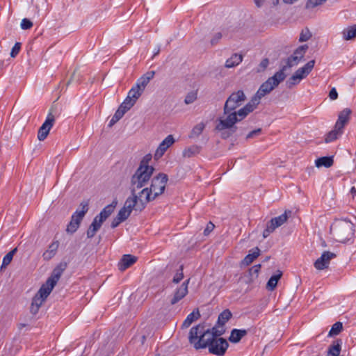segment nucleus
I'll list each match as a JSON object with an SVG mask.
<instances>
[{"instance_id":"nucleus-1","label":"nucleus","mask_w":356,"mask_h":356,"mask_svg":"<svg viewBox=\"0 0 356 356\" xmlns=\"http://www.w3.org/2000/svg\"><path fill=\"white\" fill-rule=\"evenodd\" d=\"M246 100V96L242 90L233 92L227 99L224 108L223 115L220 116L216 126V129L222 131L225 129L231 131V134L234 131V124L245 118L248 114L253 111H248L245 110L246 104L237 111L236 109L241 106Z\"/></svg>"},{"instance_id":"nucleus-2","label":"nucleus","mask_w":356,"mask_h":356,"mask_svg":"<svg viewBox=\"0 0 356 356\" xmlns=\"http://www.w3.org/2000/svg\"><path fill=\"white\" fill-rule=\"evenodd\" d=\"M188 341L196 350L208 347L209 353L218 356L223 355L229 346L223 338L213 337L210 330H206L203 324H199L190 330Z\"/></svg>"},{"instance_id":"nucleus-3","label":"nucleus","mask_w":356,"mask_h":356,"mask_svg":"<svg viewBox=\"0 0 356 356\" xmlns=\"http://www.w3.org/2000/svg\"><path fill=\"white\" fill-rule=\"evenodd\" d=\"M286 67L282 68L277 72L273 76L269 77L259 87L256 94L252 97L250 101L246 104L245 110L248 111H254L260 104L262 97L269 94L274 88H275L280 83L283 81L286 77L284 73Z\"/></svg>"},{"instance_id":"nucleus-4","label":"nucleus","mask_w":356,"mask_h":356,"mask_svg":"<svg viewBox=\"0 0 356 356\" xmlns=\"http://www.w3.org/2000/svg\"><path fill=\"white\" fill-rule=\"evenodd\" d=\"M330 232L334 240L345 243L353 238L355 225L346 219L336 220L331 225Z\"/></svg>"},{"instance_id":"nucleus-5","label":"nucleus","mask_w":356,"mask_h":356,"mask_svg":"<svg viewBox=\"0 0 356 356\" xmlns=\"http://www.w3.org/2000/svg\"><path fill=\"white\" fill-rule=\"evenodd\" d=\"M168 180L167 175L159 173L152 178L150 187H145L140 193L149 202L164 192Z\"/></svg>"},{"instance_id":"nucleus-6","label":"nucleus","mask_w":356,"mask_h":356,"mask_svg":"<svg viewBox=\"0 0 356 356\" xmlns=\"http://www.w3.org/2000/svg\"><path fill=\"white\" fill-rule=\"evenodd\" d=\"M154 168L153 166L139 165L131 179V191L135 193L136 191L145 187L149 181Z\"/></svg>"},{"instance_id":"nucleus-7","label":"nucleus","mask_w":356,"mask_h":356,"mask_svg":"<svg viewBox=\"0 0 356 356\" xmlns=\"http://www.w3.org/2000/svg\"><path fill=\"white\" fill-rule=\"evenodd\" d=\"M147 203V199H145V197L140 192L138 193H131V196L127 199L124 207L119 211L124 214L128 218L133 209L142 211Z\"/></svg>"},{"instance_id":"nucleus-8","label":"nucleus","mask_w":356,"mask_h":356,"mask_svg":"<svg viewBox=\"0 0 356 356\" xmlns=\"http://www.w3.org/2000/svg\"><path fill=\"white\" fill-rule=\"evenodd\" d=\"M117 204L118 202L116 200L113 201L111 204L106 206L99 215L95 216V218L93 220V222H92V224L90 225L87 231L88 238H92L95 235L96 232L100 229L102 223L114 211V209Z\"/></svg>"},{"instance_id":"nucleus-9","label":"nucleus","mask_w":356,"mask_h":356,"mask_svg":"<svg viewBox=\"0 0 356 356\" xmlns=\"http://www.w3.org/2000/svg\"><path fill=\"white\" fill-rule=\"evenodd\" d=\"M315 65V60H312L305 64L302 67L299 68L296 72L289 79L286 83L289 88L297 85L302 79L305 78L313 70Z\"/></svg>"},{"instance_id":"nucleus-10","label":"nucleus","mask_w":356,"mask_h":356,"mask_svg":"<svg viewBox=\"0 0 356 356\" xmlns=\"http://www.w3.org/2000/svg\"><path fill=\"white\" fill-rule=\"evenodd\" d=\"M51 291H52L43 284L41 286L38 293L33 296L30 306V312L33 315L38 314L40 307L43 305Z\"/></svg>"},{"instance_id":"nucleus-11","label":"nucleus","mask_w":356,"mask_h":356,"mask_svg":"<svg viewBox=\"0 0 356 356\" xmlns=\"http://www.w3.org/2000/svg\"><path fill=\"white\" fill-rule=\"evenodd\" d=\"M291 211L286 210L284 213L277 217L272 218L266 225V228L264 230V238L268 237L277 227L284 224L288 218L291 216Z\"/></svg>"},{"instance_id":"nucleus-12","label":"nucleus","mask_w":356,"mask_h":356,"mask_svg":"<svg viewBox=\"0 0 356 356\" xmlns=\"http://www.w3.org/2000/svg\"><path fill=\"white\" fill-rule=\"evenodd\" d=\"M307 49L308 46L307 44L301 45L298 47L293 55L288 58L286 65L283 66L282 68L286 67V70L287 69L297 65L303 58Z\"/></svg>"},{"instance_id":"nucleus-13","label":"nucleus","mask_w":356,"mask_h":356,"mask_svg":"<svg viewBox=\"0 0 356 356\" xmlns=\"http://www.w3.org/2000/svg\"><path fill=\"white\" fill-rule=\"evenodd\" d=\"M67 267L66 264H60L52 271L51 276L47 279L46 282L43 284L44 286L49 288L51 291L53 290L56 283L59 280L61 275Z\"/></svg>"},{"instance_id":"nucleus-14","label":"nucleus","mask_w":356,"mask_h":356,"mask_svg":"<svg viewBox=\"0 0 356 356\" xmlns=\"http://www.w3.org/2000/svg\"><path fill=\"white\" fill-rule=\"evenodd\" d=\"M54 122L55 117L51 113H49L47 115L46 120L42 124V126L40 127L38 130V139L40 141H43L44 139H46V138L49 135L51 129L54 126Z\"/></svg>"},{"instance_id":"nucleus-15","label":"nucleus","mask_w":356,"mask_h":356,"mask_svg":"<svg viewBox=\"0 0 356 356\" xmlns=\"http://www.w3.org/2000/svg\"><path fill=\"white\" fill-rule=\"evenodd\" d=\"M337 257L336 254L330 251H325L321 256L314 262V267L319 270L329 267L330 260Z\"/></svg>"},{"instance_id":"nucleus-16","label":"nucleus","mask_w":356,"mask_h":356,"mask_svg":"<svg viewBox=\"0 0 356 356\" xmlns=\"http://www.w3.org/2000/svg\"><path fill=\"white\" fill-rule=\"evenodd\" d=\"M143 92V90H140L134 85L129 91L127 97L122 104L130 109L136 104V101L142 95Z\"/></svg>"},{"instance_id":"nucleus-17","label":"nucleus","mask_w":356,"mask_h":356,"mask_svg":"<svg viewBox=\"0 0 356 356\" xmlns=\"http://www.w3.org/2000/svg\"><path fill=\"white\" fill-rule=\"evenodd\" d=\"M189 282L190 279H188L186 281H184L179 288L177 289V290L174 293L172 298L170 300L171 305L176 304L188 294V287Z\"/></svg>"},{"instance_id":"nucleus-18","label":"nucleus","mask_w":356,"mask_h":356,"mask_svg":"<svg viewBox=\"0 0 356 356\" xmlns=\"http://www.w3.org/2000/svg\"><path fill=\"white\" fill-rule=\"evenodd\" d=\"M175 143V139L172 135L168 136L157 147L155 154L154 159L156 160L159 159L165 152V151Z\"/></svg>"},{"instance_id":"nucleus-19","label":"nucleus","mask_w":356,"mask_h":356,"mask_svg":"<svg viewBox=\"0 0 356 356\" xmlns=\"http://www.w3.org/2000/svg\"><path fill=\"white\" fill-rule=\"evenodd\" d=\"M351 113L352 111L348 108H346L339 112L338 119L334 124L336 128L343 130L345 126L349 122Z\"/></svg>"},{"instance_id":"nucleus-20","label":"nucleus","mask_w":356,"mask_h":356,"mask_svg":"<svg viewBox=\"0 0 356 356\" xmlns=\"http://www.w3.org/2000/svg\"><path fill=\"white\" fill-rule=\"evenodd\" d=\"M154 71H148L137 80L135 86L140 90H143L144 92L146 86L148 85L149 81L154 77Z\"/></svg>"},{"instance_id":"nucleus-21","label":"nucleus","mask_w":356,"mask_h":356,"mask_svg":"<svg viewBox=\"0 0 356 356\" xmlns=\"http://www.w3.org/2000/svg\"><path fill=\"white\" fill-rule=\"evenodd\" d=\"M81 209H77L72 216L71 220L77 222L79 225L81 221L84 217L85 214L88 211V202L87 201L82 202L80 204Z\"/></svg>"},{"instance_id":"nucleus-22","label":"nucleus","mask_w":356,"mask_h":356,"mask_svg":"<svg viewBox=\"0 0 356 356\" xmlns=\"http://www.w3.org/2000/svg\"><path fill=\"white\" fill-rule=\"evenodd\" d=\"M137 261V257L131 254H124L118 263V269L124 271Z\"/></svg>"},{"instance_id":"nucleus-23","label":"nucleus","mask_w":356,"mask_h":356,"mask_svg":"<svg viewBox=\"0 0 356 356\" xmlns=\"http://www.w3.org/2000/svg\"><path fill=\"white\" fill-rule=\"evenodd\" d=\"M260 249L257 247L252 249L250 253L241 261V266H248L250 265L254 259L260 255Z\"/></svg>"},{"instance_id":"nucleus-24","label":"nucleus","mask_w":356,"mask_h":356,"mask_svg":"<svg viewBox=\"0 0 356 356\" xmlns=\"http://www.w3.org/2000/svg\"><path fill=\"white\" fill-rule=\"evenodd\" d=\"M59 246L58 241L52 242L48 247V249L43 253L42 257L44 260L49 261L53 258L57 252Z\"/></svg>"},{"instance_id":"nucleus-25","label":"nucleus","mask_w":356,"mask_h":356,"mask_svg":"<svg viewBox=\"0 0 356 356\" xmlns=\"http://www.w3.org/2000/svg\"><path fill=\"white\" fill-rule=\"evenodd\" d=\"M129 109L126 107V106L121 104V105L119 106L118 109L115 113L114 115L111 118L110 122H109V127H112L114 124H115L118 120H120L123 115L125 114L127 111H128Z\"/></svg>"},{"instance_id":"nucleus-26","label":"nucleus","mask_w":356,"mask_h":356,"mask_svg":"<svg viewBox=\"0 0 356 356\" xmlns=\"http://www.w3.org/2000/svg\"><path fill=\"white\" fill-rule=\"evenodd\" d=\"M283 273L277 270L275 275H272L266 284V288L269 291H273L277 284L278 281L282 277Z\"/></svg>"},{"instance_id":"nucleus-27","label":"nucleus","mask_w":356,"mask_h":356,"mask_svg":"<svg viewBox=\"0 0 356 356\" xmlns=\"http://www.w3.org/2000/svg\"><path fill=\"white\" fill-rule=\"evenodd\" d=\"M200 317V314L198 309H194L191 314H189L186 318L182 323L183 328L188 327L195 321L197 320Z\"/></svg>"},{"instance_id":"nucleus-28","label":"nucleus","mask_w":356,"mask_h":356,"mask_svg":"<svg viewBox=\"0 0 356 356\" xmlns=\"http://www.w3.org/2000/svg\"><path fill=\"white\" fill-rule=\"evenodd\" d=\"M246 334L247 331L245 330L234 329L231 332L229 340L232 343H238Z\"/></svg>"},{"instance_id":"nucleus-29","label":"nucleus","mask_w":356,"mask_h":356,"mask_svg":"<svg viewBox=\"0 0 356 356\" xmlns=\"http://www.w3.org/2000/svg\"><path fill=\"white\" fill-rule=\"evenodd\" d=\"M343 130L338 129L334 125V129L327 133L325 137V142L326 143H331L337 140L343 134Z\"/></svg>"},{"instance_id":"nucleus-30","label":"nucleus","mask_w":356,"mask_h":356,"mask_svg":"<svg viewBox=\"0 0 356 356\" xmlns=\"http://www.w3.org/2000/svg\"><path fill=\"white\" fill-rule=\"evenodd\" d=\"M342 36L345 40H350L356 38V24L345 28L342 31Z\"/></svg>"},{"instance_id":"nucleus-31","label":"nucleus","mask_w":356,"mask_h":356,"mask_svg":"<svg viewBox=\"0 0 356 356\" xmlns=\"http://www.w3.org/2000/svg\"><path fill=\"white\" fill-rule=\"evenodd\" d=\"M243 60L241 54H234L226 60L225 67L227 68L234 67L239 65Z\"/></svg>"},{"instance_id":"nucleus-32","label":"nucleus","mask_w":356,"mask_h":356,"mask_svg":"<svg viewBox=\"0 0 356 356\" xmlns=\"http://www.w3.org/2000/svg\"><path fill=\"white\" fill-rule=\"evenodd\" d=\"M341 340L337 339L334 341L327 350V356H339L341 352Z\"/></svg>"},{"instance_id":"nucleus-33","label":"nucleus","mask_w":356,"mask_h":356,"mask_svg":"<svg viewBox=\"0 0 356 356\" xmlns=\"http://www.w3.org/2000/svg\"><path fill=\"white\" fill-rule=\"evenodd\" d=\"M334 163L332 156H323L315 161V164L317 168L325 167L330 168Z\"/></svg>"},{"instance_id":"nucleus-34","label":"nucleus","mask_w":356,"mask_h":356,"mask_svg":"<svg viewBox=\"0 0 356 356\" xmlns=\"http://www.w3.org/2000/svg\"><path fill=\"white\" fill-rule=\"evenodd\" d=\"M200 147L197 145H192L186 147L183 151V156L186 158H191L199 154Z\"/></svg>"},{"instance_id":"nucleus-35","label":"nucleus","mask_w":356,"mask_h":356,"mask_svg":"<svg viewBox=\"0 0 356 356\" xmlns=\"http://www.w3.org/2000/svg\"><path fill=\"white\" fill-rule=\"evenodd\" d=\"M232 314L231 312L229 309H225L223 312H222L218 318V324L219 326H223L226 322H227L230 318L232 317Z\"/></svg>"},{"instance_id":"nucleus-36","label":"nucleus","mask_w":356,"mask_h":356,"mask_svg":"<svg viewBox=\"0 0 356 356\" xmlns=\"http://www.w3.org/2000/svg\"><path fill=\"white\" fill-rule=\"evenodd\" d=\"M205 126L206 125L204 122H200L196 124L191 130L189 137L191 138L198 137L204 131Z\"/></svg>"},{"instance_id":"nucleus-37","label":"nucleus","mask_w":356,"mask_h":356,"mask_svg":"<svg viewBox=\"0 0 356 356\" xmlns=\"http://www.w3.org/2000/svg\"><path fill=\"white\" fill-rule=\"evenodd\" d=\"M127 219V218L125 215L119 211L117 216L112 220L111 226L112 228H115Z\"/></svg>"},{"instance_id":"nucleus-38","label":"nucleus","mask_w":356,"mask_h":356,"mask_svg":"<svg viewBox=\"0 0 356 356\" xmlns=\"http://www.w3.org/2000/svg\"><path fill=\"white\" fill-rule=\"evenodd\" d=\"M343 330V325L341 322L335 323L332 326L331 330L329 332V336H334L339 334L341 330Z\"/></svg>"},{"instance_id":"nucleus-39","label":"nucleus","mask_w":356,"mask_h":356,"mask_svg":"<svg viewBox=\"0 0 356 356\" xmlns=\"http://www.w3.org/2000/svg\"><path fill=\"white\" fill-rule=\"evenodd\" d=\"M312 36V34L309 29L308 28H305L302 30L300 37H299V42H303L308 41Z\"/></svg>"},{"instance_id":"nucleus-40","label":"nucleus","mask_w":356,"mask_h":356,"mask_svg":"<svg viewBox=\"0 0 356 356\" xmlns=\"http://www.w3.org/2000/svg\"><path fill=\"white\" fill-rule=\"evenodd\" d=\"M327 0H307L305 4V8L307 9H312L315 7L322 5Z\"/></svg>"},{"instance_id":"nucleus-41","label":"nucleus","mask_w":356,"mask_h":356,"mask_svg":"<svg viewBox=\"0 0 356 356\" xmlns=\"http://www.w3.org/2000/svg\"><path fill=\"white\" fill-rule=\"evenodd\" d=\"M269 64V60L268 58H264L259 64L256 71L257 72H264Z\"/></svg>"},{"instance_id":"nucleus-42","label":"nucleus","mask_w":356,"mask_h":356,"mask_svg":"<svg viewBox=\"0 0 356 356\" xmlns=\"http://www.w3.org/2000/svg\"><path fill=\"white\" fill-rule=\"evenodd\" d=\"M184 278L183 266H181L178 272L175 275L172 282L175 284L179 283Z\"/></svg>"},{"instance_id":"nucleus-43","label":"nucleus","mask_w":356,"mask_h":356,"mask_svg":"<svg viewBox=\"0 0 356 356\" xmlns=\"http://www.w3.org/2000/svg\"><path fill=\"white\" fill-rule=\"evenodd\" d=\"M211 333L213 335V337L218 338V337L221 336L224 332L225 330L223 328V326H220L219 327H213L211 330H210Z\"/></svg>"},{"instance_id":"nucleus-44","label":"nucleus","mask_w":356,"mask_h":356,"mask_svg":"<svg viewBox=\"0 0 356 356\" xmlns=\"http://www.w3.org/2000/svg\"><path fill=\"white\" fill-rule=\"evenodd\" d=\"M13 258V257L12 256V254L10 253H7L3 259L1 269L2 270L3 268H6L7 266H8L10 264V263L11 262Z\"/></svg>"},{"instance_id":"nucleus-45","label":"nucleus","mask_w":356,"mask_h":356,"mask_svg":"<svg viewBox=\"0 0 356 356\" xmlns=\"http://www.w3.org/2000/svg\"><path fill=\"white\" fill-rule=\"evenodd\" d=\"M33 22L29 19L24 18L21 22V28L24 30L30 29L33 26Z\"/></svg>"},{"instance_id":"nucleus-46","label":"nucleus","mask_w":356,"mask_h":356,"mask_svg":"<svg viewBox=\"0 0 356 356\" xmlns=\"http://www.w3.org/2000/svg\"><path fill=\"white\" fill-rule=\"evenodd\" d=\"M261 131H262V129L261 128L254 129L247 134L245 139L249 140L250 138L257 137L258 136H259L261 134Z\"/></svg>"},{"instance_id":"nucleus-47","label":"nucleus","mask_w":356,"mask_h":356,"mask_svg":"<svg viewBox=\"0 0 356 356\" xmlns=\"http://www.w3.org/2000/svg\"><path fill=\"white\" fill-rule=\"evenodd\" d=\"M79 227V225H77V222H74V221L71 220L67 227L66 231L72 234L76 231Z\"/></svg>"},{"instance_id":"nucleus-48","label":"nucleus","mask_w":356,"mask_h":356,"mask_svg":"<svg viewBox=\"0 0 356 356\" xmlns=\"http://www.w3.org/2000/svg\"><path fill=\"white\" fill-rule=\"evenodd\" d=\"M21 48V44L19 42H16L13 47L12 48L10 52V56L15 58L19 52Z\"/></svg>"},{"instance_id":"nucleus-49","label":"nucleus","mask_w":356,"mask_h":356,"mask_svg":"<svg viewBox=\"0 0 356 356\" xmlns=\"http://www.w3.org/2000/svg\"><path fill=\"white\" fill-rule=\"evenodd\" d=\"M261 267V264H257V265H254V266H252L249 270L250 275L251 276L255 275V277H257L259 272L260 271Z\"/></svg>"},{"instance_id":"nucleus-50","label":"nucleus","mask_w":356,"mask_h":356,"mask_svg":"<svg viewBox=\"0 0 356 356\" xmlns=\"http://www.w3.org/2000/svg\"><path fill=\"white\" fill-rule=\"evenodd\" d=\"M152 159V155L151 154H147L145 155L143 159H142V161H140V165H143V166H150L148 163L149 162L151 161Z\"/></svg>"},{"instance_id":"nucleus-51","label":"nucleus","mask_w":356,"mask_h":356,"mask_svg":"<svg viewBox=\"0 0 356 356\" xmlns=\"http://www.w3.org/2000/svg\"><path fill=\"white\" fill-rule=\"evenodd\" d=\"M222 38V33L220 32H218L214 34L212 39L211 40V43L212 45H214L217 44L219 40Z\"/></svg>"},{"instance_id":"nucleus-52","label":"nucleus","mask_w":356,"mask_h":356,"mask_svg":"<svg viewBox=\"0 0 356 356\" xmlns=\"http://www.w3.org/2000/svg\"><path fill=\"white\" fill-rule=\"evenodd\" d=\"M195 99H196V95L193 93H191V94H188L186 97L184 102L186 104H189L193 103Z\"/></svg>"},{"instance_id":"nucleus-53","label":"nucleus","mask_w":356,"mask_h":356,"mask_svg":"<svg viewBox=\"0 0 356 356\" xmlns=\"http://www.w3.org/2000/svg\"><path fill=\"white\" fill-rule=\"evenodd\" d=\"M214 227V225L211 222L207 223V227L204 230V235H209L213 231Z\"/></svg>"},{"instance_id":"nucleus-54","label":"nucleus","mask_w":356,"mask_h":356,"mask_svg":"<svg viewBox=\"0 0 356 356\" xmlns=\"http://www.w3.org/2000/svg\"><path fill=\"white\" fill-rule=\"evenodd\" d=\"M329 97L332 100H335L338 97V93L334 88H332L329 92Z\"/></svg>"},{"instance_id":"nucleus-55","label":"nucleus","mask_w":356,"mask_h":356,"mask_svg":"<svg viewBox=\"0 0 356 356\" xmlns=\"http://www.w3.org/2000/svg\"><path fill=\"white\" fill-rule=\"evenodd\" d=\"M254 1L255 3L256 6L258 8H259L264 4L265 0H254Z\"/></svg>"},{"instance_id":"nucleus-56","label":"nucleus","mask_w":356,"mask_h":356,"mask_svg":"<svg viewBox=\"0 0 356 356\" xmlns=\"http://www.w3.org/2000/svg\"><path fill=\"white\" fill-rule=\"evenodd\" d=\"M350 193L353 195V197H354L355 195H356V188L355 187L353 186L350 189Z\"/></svg>"},{"instance_id":"nucleus-57","label":"nucleus","mask_w":356,"mask_h":356,"mask_svg":"<svg viewBox=\"0 0 356 356\" xmlns=\"http://www.w3.org/2000/svg\"><path fill=\"white\" fill-rule=\"evenodd\" d=\"M229 135H230V134H228L227 132H222V137L224 138H227Z\"/></svg>"},{"instance_id":"nucleus-58","label":"nucleus","mask_w":356,"mask_h":356,"mask_svg":"<svg viewBox=\"0 0 356 356\" xmlns=\"http://www.w3.org/2000/svg\"><path fill=\"white\" fill-rule=\"evenodd\" d=\"M16 251H17V248H15L13 250H11L10 252H9L8 253H10L12 254V256L13 257V255L16 252Z\"/></svg>"},{"instance_id":"nucleus-59","label":"nucleus","mask_w":356,"mask_h":356,"mask_svg":"<svg viewBox=\"0 0 356 356\" xmlns=\"http://www.w3.org/2000/svg\"><path fill=\"white\" fill-rule=\"evenodd\" d=\"M273 3L274 5H277L279 3V0H273Z\"/></svg>"},{"instance_id":"nucleus-60","label":"nucleus","mask_w":356,"mask_h":356,"mask_svg":"<svg viewBox=\"0 0 356 356\" xmlns=\"http://www.w3.org/2000/svg\"><path fill=\"white\" fill-rule=\"evenodd\" d=\"M26 325L25 324H23V323H20L19 325V328L21 329L22 327H24Z\"/></svg>"},{"instance_id":"nucleus-61","label":"nucleus","mask_w":356,"mask_h":356,"mask_svg":"<svg viewBox=\"0 0 356 356\" xmlns=\"http://www.w3.org/2000/svg\"><path fill=\"white\" fill-rule=\"evenodd\" d=\"M155 52H156V53L154 54V55L158 54H159V49H158V50H155Z\"/></svg>"},{"instance_id":"nucleus-62","label":"nucleus","mask_w":356,"mask_h":356,"mask_svg":"<svg viewBox=\"0 0 356 356\" xmlns=\"http://www.w3.org/2000/svg\"><path fill=\"white\" fill-rule=\"evenodd\" d=\"M155 52H156V53L154 54V55L158 54H159V49H158V50H155Z\"/></svg>"},{"instance_id":"nucleus-63","label":"nucleus","mask_w":356,"mask_h":356,"mask_svg":"<svg viewBox=\"0 0 356 356\" xmlns=\"http://www.w3.org/2000/svg\"><path fill=\"white\" fill-rule=\"evenodd\" d=\"M323 246H326V244H325V242H323Z\"/></svg>"}]
</instances>
